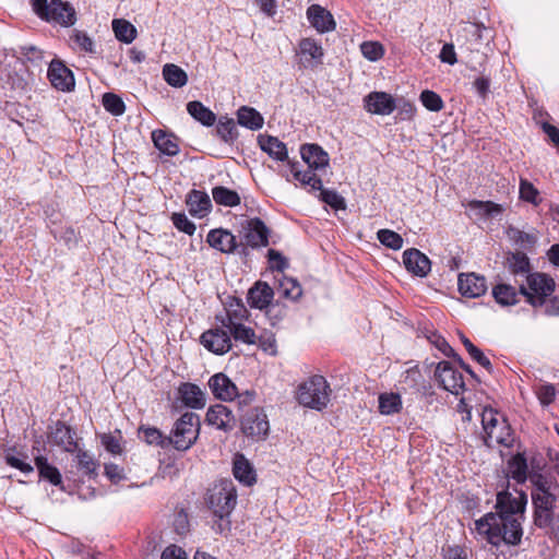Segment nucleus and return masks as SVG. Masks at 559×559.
Segmentation results:
<instances>
[{"mask_svg":"<svg viewBox=\"0 0 559 559\" xmlns=\"http://www.w3.org/2000/svg\"><path fill=\"white\" fill-rule=\"evenodd\" d=\"M112 29L118 40L130 44L136 37V28L127 20L116 19L112 21Z\"/></svg>","mask_w":559,"mask_h":559,"instance_id":"a19ab883","label":"nucleus"},{"mask_svg":"<svg viewBox=\"0 0 559 559\" xmlns=\"http://www.w3.org/2000/svg\"><path fill=\"white\" fill-rule=\"evenodd\" d=\"M519 198L534 206H538L543 201L538 189L526 178H520Z\"/></svg>","mask_w":559,"mask_h":559,"instance_id":"37998d69","label":"nucleus"},{"mask_svg":"<svg viewBox=\"0 0 559 559\" xmlns=\"http://www.w3.org/2000/svg\"><path fill=\"white\" fill-rule=\"evenodd\" d=\"M403 263L409 273L419 277H425L431 269V262L428 257L415 248L404 251Z\"/></svg>","mask_w":559,"mask_h":559,"instance_id":"2eb2a0df","label":"nucleus"},{"mask_svg":"<svg viewBox=\"0 0 559 559\" xmlns=\"http://www.w3.org/2000/svg\"><path fill=\"white\" fill-rule=\"evenodd\" d=\"M171 221H173V224L175 225V227L178 230L183 231V233H186L187 235H190V236L194 234L195 225L190 219H188L186 214H183V213H174L173 216H171Z\"/></svg>","mask_w":559,"mask_h":559,"instance_id":"4d7b16f0","label":"nucleus"},{"mask_svg":"<svg viewBox=\"0 0 559 559\" xmlns=\"http://www.w3.org/2000/svg\"><path fill=\"white\" fill-rule=\"evenodd\" d=\"M162 559H188L183 549L176 545H170L162 554Z\"/></svg>","mask_w":559,"mask_h":559,"instance_id":"774afa93","label":"nucleus"},{"mask_svg":"<svg viewBox=\"0 0 559 559\" xmlns=\"http://www.w3.org/2000/svg\"><path fill=\"white\" fill-rule=\"evenodd\" d=\"M140 438L148 445L166 449L170 445V439L156 427L141 425L139 428Z\"/></svg>","mask_w":559,"mask_h":559,"instance_id":"7c9ffc66","label":"nucleus"},{"mask_svg":"<svg viewBox=\"0 0 559 559\" xmlns=\"http://www.w3.org/2000/svg\"><path fill=\"white\" fill-rule=\"evenodd\" d=\"M216 133L225 143H234L238 138L235 120L228 117H221L216 126Z\"/></svg>","mask_w":559,"mask_h":559,"instance_id":"58836bf2","label":"nucleus"},{"mask_svg":"<svg viewBox=\"0 0 559 559\" xmlns=\"http://www.w3.org/2000/svg\"><path fill=\"white\" fill-rule=\"evenodd\" d=\"M78 464L86 474H93L96 469V463L91 454L82 451L78 448L76 450Z\"/></svg>","mask_w":559,"mask_h":559,"instance_id":"e2e57ef3","label":"nucleus"},{"mask_svg":"<svg viewBox=\"0 0 559 559\" xmlns=\"http://www.w3.org/2000/svg\"><path fill=\"white\" fill-rule=\"evenodd\" d=\"M178 396L185 406L189 408L201 409L206 404L205 393L194 383H181L178 388Z\"/></svg>","mask_w":559,"mask_h":559,"instance_id":"412c9836","label":"nucleus"},{"mask_svg":"<svg viewBox=\"0 0 559 559\" xmlns=\"http://www.w3.org/2000/svg\"><path fill=\"white\" fill-rule=\"evenodd\" d=\"M121 439L122 437L119 431L118 436H114L111 433H104L100 437L103 447L106 449V451L114 455H120L123 452Z\"/></svg>","mask_w":559,"mask_h":559,"instance_id":"5fc2aeb1","label":"nucleus"},{"mask_svg":"<svg viewBox=\"0 0 559 559\" xmlns=\"http://www.w3.org/2000/svg\"><path fill=\"white\" fill-rule=\"evenodd\" d=\"M4 460L8 465L13 468L21 471L24 474H29L33 472V466L29 463L24 462L22 459L15 456L11 453V450L7 451L4 454Z\"/></svg>","mask_w":559,"mask_h":559,"instance_id":"052dcab7","label":"nucleus"},{"mask_svg":"<svg viewBox=\"0 0 559 559\" xmlns=\"http://www.w3.org/2000/svg\"><path fill=\"white\" fill-rule=\"evenodd\" d=\"M35 465L41 478L48 480L53 486H59L62 484V476L59 469L56 466L49 464L45 456H36Z\"/></svg>","mask_w":559,"mask_h":559,"instance_id":"f704fd0d","label":"nucleus"},{"mask_svg":"<svg viewBox=\"0 0 559 559\" xmlns=\"http://www.w3.org/2000/svg\"><path fill=\"white\" fill-rule=\"evenodd\" d=\"M233 474L245 486H252L257 481L255 471L243 454H236L233 463Z\"/></svg>","mask_w":559,"mask_h":559,"instance_id":"cd10ccee","label":"nucleus"},{"mask_svg":"<svg viewBox=\"0 0 559 559\" xmlns=\"http://www.w3.org/2000/svg\"><path fill=\"white\" fill-rule=\"evenodd\" d=\"M206 242L223 253H233L237 249L236 237L229 230L223 228L210 230Z\"/></svg>","mask_w":559,"mask_h":559,"instance_id":"5701e85b","label":"nucleus"},{"mask_svg":"<svg viewBox=\"0 0 559 559\" xmlns=\"http://www.w3.org/2000/svg\"><path fill=\"white\" fill-rule=\"evenodd\" d=\"M267 258L272 270H276L283 274V271L288 267L287 259L274 249L267 251Z\"/></svg>","mask_w":559,"mask_h":559,"instance_id":"680f3d73","label":"nucleus"},{"mask_svg":"<svg viewBox=\"0 0 559 559\" xmlns=\"http://www.w3.org/2000/svg\"><path fill=\"white\" fill-rule=\"evenodd\" d=\"M187 110L197 121L203 126L211 127L216 121L215 114L201 102L193 100L187 104Z\"/></svg>","mask_w":559,"mask_h":559,"instance_id":"72a5a7b5","label":"nucleus"},{"mask_svg":"<svg viewBox=\"0 0 559 559\" xmlns=\"http://www.w3.org/2000/svg\"><path fill=\"white\" fill-rule=\"evenodd\" d=\"M103 106L111 115L120 116L124 112L126 106L122 99L114 93L103 95Z\"/></svg>","mask_w":559,"mask_h":559,"instance_id":"3c124183","label":"nucleus"},{"mask_svg":"<svg viewBox=\"0 0 559 559\" xmlns=\"http://www.w3.org/2000/svg\"><path fill=\"white\" fill-rule=\"evenodd\" d=\"M402 397L399 393H382L379 395V412L382 415H394L402 409Z\"/></svg>","mask_w":559,"mask_h":559,"instance_id":"c9c22d12","label":"nucleus"},{"mask_svg":"<svg viewBox=\"0 0 559 559\" xmlns=\"http://www.w3.org/2000/svg\"><path fill=\"white\" fill-rule=\"evenodd\" d=\"M205 421L219 430L229 431L234 427L235 417L227 406L215 404L207 409Z\"/></svg>","mask_w":559,"mask_h":559,"instance_id":"aec40b11","label":"nucleus"},{"mask_svg":"<svg viewBox=\"0 0 559 559\" xmlns=\"http://www.w3.org/2000/svg\"><path fill=\"white\" fill-rule=\"evenodd\" d=\"M277 281L278 290L283 297L296 300L301 296V286L295 278L281 274V277L277 278Z\"/></svg>","mask_w":559,"mask_h":559,"instance_id":"a18cd8bd","label":"nucleus"},{"mask_svg":"<svg viewBox=\"0 0 559 559\" xmlns=\"http://www.w3.org/2000/svg\"><path fill=\"white\" fill-rule=\"evenodd\" d=\"M186 203L192 216L204 217L212 210L211 199L204 191L191 190L187 195Z\"/></svg>","mask_w":559,"mask_h":559,"instance_id":"bb28decb","label":"nucleus"},{"mask_svg":"<svg viewBox=\"0 0 559 559\" xmlns=\"http://www.w3.org/2000/svg\"><path fill=\"white\" fill-rule=\"evenodd\" d=\"M509 474L516 483H524L527 478V462L522 453L515 454L508 462Z\"/></svg>","mask_w":559,"mask_h":559,"instance_id":"4c0bfd02","label":"nucleus"},{"mask_svg":"<svg viewBox=\"0 0 559 559\" xmlns=\"http://www.w3.org/2000/svg\"><path fill=\"white\" fill-rule=\"evenodd\" d=\"M516 289L509 284H498L492 289L496 301L502 306H511L518 302Z\"/></svg>","mask_w":559,"mask_h":559,"instance_id":"79ce46f5","label":"nucleus"},{"mask_svg":"<svg viewBox=\"0 0 559 559\" xmlns=\"http://www.w3.org/2000/svg\"><path fill=\"white\" fill-rule=\"evenodd\" d=\"M226 314L217 316L216 319L221 322L222 326L231 325L235 323L245 322L249 318V311L241 299L236 297H227L224 304Z\"/></svg>","mask_w":559,"mask_h":559,"instance_id":"4468645a","label":"nucleus"},{"mask_svg":"<svg viewBox=\"0 0 559 559\" xmlns=\"http://www.w3.org/2000/svg\"><path fill=\"white\" fill-rule=\"evenodd\" d=\"M302 160L312 169H323L329 165V155L318 144H304L300 147Z\"/></svg>","mask_w":559,"mask_h":559,"instance_id":"a878e982","label":"nucleus"},{"mask_svg":"<svg viewBox=\"0 0 559 559\" xmlns=\"http://www.w3.org/2000/svg\"><path fill=\"white\" fill-rule=\"evenodd\" d=\"M508 262L509 269L511 273L514 275L528 274L531 271L530 259L523 252L518 251L512 253L511 257L508 259Z\"/></svg>","mask_w":559,"mask_h":559,"instance_id":"49530a36","label":"nucleus"},{"mask_svg":"<svg viewBox=\"0 0 559 559\" xmlns=\"http://www.w3.org/2000/svg\"><path fill=\"white\" fill-rule=\"evenodd\" d=\"M258 142L260 148L273 159L280 162L287 159L288 153L286 144L280 141L276 136L261 134L258 138Z\"/></svg>","mask_w":559,"mask_h":559,"instance_id":"c85d7f7f","label":"nucleus"},{"mask_svg":"<svg viewBox=\"0 0 559 559\" xmlns=\"http://www.w3.org/2000/svg\"><path fill=\"white\" fill-rule=\"evenodd\" d=\"M461 341L472 359L483 366L488 372H492V365L484 353L463 334L461 335Z\"/></svg>","mask_w":559,"mask_h":559,"instance_id":"de8ad7c7","label":"nucleus"},{"mask_svg":"<svg viewBox=\"0 0 559 559\" xmlns=\"http://www.w3.org/2000/svg\"><path fill=\"white\" fill-rule=\"evenodd\" d=\"M496 508V513H487L475 522L477 533L484 535L488 543L495 546L501 542L509 545L519 544L523 534L520 518L524 504L511 498L509 493H499Z\"/></svg>","mask_w":559,"mask_h":559,"instance_id":"f257e3e1","label":"nucleus"},{"mask_svg":"<svg viewBox=\"0 0 559 559\" xmlns=\"http://www.w3.org/2000/svg\"><path fill=\"white\" fill-rule=\"evenodd\" d=\"M365 109L374 115L386 116L394 111V98L385 92H371L365 98Z\"/></svg>","mask_w":559,"mask_h":559,"instance_id":"ddd939ff","label":"nucleus"},{"mask_svg":"<svg viewBox=\"0 0 559 559\" xmlns=\"http://www.w3.org/2000/svg\"><path fill=\"white\" fill-rule=\"evenodd\" d=\"M481 425L484 429V442L487 447H513L515 439L511 425L498 411L491 407L485 408L481 414Z\"/></svg>","mask_w":559,"mask_h":559,"instance_id":"f03ea898","label":"nucleus"},{"mask_svg":"<svg viewBox=\"0 0 559 559\" xmlns=\"http://www.w3.org/2000/svg\"><path fill=\"white\" fill-rule=\"evenodd\" d=\"M320 200L336 211L346 209L345 199L335 190L321 188Z\"/></svg>","mask_w":559,"mask_h":559,"instance_id":"8fccbe9b","label":"nucleus"},{"mask_svg":"<svg viewBox=\"0 0 559 559\" xmlns=\"http://www.w3.org/2000/svg\"><path fill=\"white\" fill-rule=\"evenodd\" d=\"M435 377L439 384L452 394L459 395L465 390L463 374L450 361H440L437 365Z\"/></svg>","mask_w":559,"mask_h":559,"instance_id":"9d476101","label":"nucleus"},{"mask_svg":"<svg viewBox=\"0 0 559 559\" xmlns=\"http://www.w3.org/2000/svg\"><path fill=\"white\" fill-rule=\"evenodd\" d=\"M245 240L246 245L251 248L269 245V229L260 218H252L248 222Z\"/></svg>","mask_w":559,"mask_h":559,"instance_id":"4be33fe9","label":"nucleus"},{"mask_svg":"<svg viewBox=\"0 0 559 559\" xmlns=\"http://www.w3.org/2000/svg\"><path fill=\"white\" fill-rule=\"evenodd\" d=\"M307 17L310 24L320 33L335 28L333 15L319 4H312L308 8Z\"/></svg>","mask_w":559,"mask_h":559,"instance_id":"b1692460","label":"nucleus"},{"mask_svg":"<svg viewBox=\"0 0 559 559\" xmlns=\"http://www.w3.org/2000/svg\"><path fill=\"white\" fill-rule=\"evenodd\" d=\"M556 392L554 384L545 383L538 386L537 395L543 405H549L555 401Z\"/></svg>","mask_w":559,"mask_h":559,"instance_id":"0e129e2a","label":"nucleus"},{"mask_svg":"<svg viewBox=\"0 0 559 559\" xmlns=\"http://www.w3.org/2000/svg\"><path fill=\"white\" fill-rule=\"evenodd\" d=\"M288 164L294 179L299 181L302 186H308L311 190H320L322 188V180L314 173L316 169L308 167L307 170H299L297 163L288 162Z\"/></svg>","mask_w":559,"mask_h":559,"instance_id":"473e14b6","label":"nucleus"},{"mask_svg":"<svg viewBox=\"0 0 559 559\" xmlns=\"http://www.w3.org/2000/svg\"><path fill=\"white\" fill-rule=\"evenodd\" d=\"M420 102L428 110L435 111V112L440 111L444 106L443 100L440 97V95L437 94L436 92L429 91V90L421 92Z\"/></svg>","mask_w":559,"mask_h":559,"instance_id":"603ef678","label":"nucleus"},{"mask_svg":"<svg viewBox=\"0 0 559 559\" xmlns=\"http://www.w3.org/2000/svg\"><path fill=\"white\" fill-rule=\"evenodd\" d=\"M212 197L215 203L223 206L234 207L240 204L239 194L235 190L223 186L214 187L212 189Z\"/></svg>","mask_w":559,"mask_h":559,"instance_id":"e433bc0d","label":"nucleus"},{"mask_svg":"<svg viewBox=\"0 0 559 559\" xmlns=\"http://www.w3.org/2000/svg\"><path fill=\"white\" fill-rule=\"evenodd\" d=\"M274 292L270 285L258 282L249 289L247 300L251 308L263 310L272 302Z\"/></svg>","mask_w":559,"mask_h":559,"instance_id":"393cba45","label":"nucleus"},{"mask_svg":"<svg viewBox=\"0 0 559 559\" xmlns=\"http://www.w3.org/2000/svg\"><path fill=\"white\" fill-rule=\"evenodd\" d=\"M257 343L264 350L272 355L276 353V341L272 333H263L257 337Z\"/></svg>","mask_w":559,"mask_h":559,"instance_id":"69168bd1","label":"nucleus"},{"mask_svg":"<svg viewBox=\"0 0 559 559\" xmlns=\"http://www.w3.org/2000/svg\"><path fill=\"white\" fill-rule=\"evenodd\" d=\"M457 285L461 295L467 298H477L487 292L486 278L475 273L461 274Z\"/></svg>","mask_w":559,"mask_h":559,"instance_id":"a211bd4d","label":"nucleus"},{"mask_svg":"<svg viewBox=\"0 0 559 559\" xmlns=\"http://www.w3.org/2000/svg\"><path fill=\"white\" fill-rule=\"evenodd\" d=\"M34 12L47 22H55L62 26H71L76 21L74 8L62 0H32Z\"/></svg>","mask_w":559,"mask_h":559,"instance_id":"423d86ee","label":"nucleus"},{"mask_svg":"<svg viewBox=\"0 0 559 559\" xmlns=\"http://www.w3.org/2000/svg\"><path fill=\"white\" fill-rule=\"evenodd\" d=\"M164 80L173 87H182L188 82L187 73L174 63H167L163 68Z\"/></svg>","mask_w":559,"mask_h":559,"instance_id":"ea45409f","label":"nucleus"},{"mask_svg":"<svg viewBox=\"0 0 559 559\" xmlns=\"http://www.w3.org/2000/svg\"><path fill=\"white\" fill-rule=\"evenodd\" d=\"M378 240L392 250H399L403 247V238L400 234L391 229H380L377 233Z\"/></svg>","mask_w":559,"mask_h":559,"instance_id":"09e8293b","label":"nucleus"},{"mask_svg":"<svg viewBox=\"0 0 559 559\" xmlns=\"http://www.w3.org/2000/svg\"><path fill=\"white\" fill-rule=\"evenodd\" d=\"M534 522L538 527L556 525L554 522L552 509H535Z\"/></svg>","mask_w":559,"mask_h":559,"instance_id":"bf43d9fd","label":"nucleus"},{"mask_svg":"<svg viewBox=\"0 0 559 559\" xmlns=\"http://www.w3.org/2000/svg\"><path fill=\"white\" fill-rule=\"evenodd\" d=\"M237 503V490L230 479L214 484L207 492V506L219 520L228 519Z\"/></svg>","mask_w":559,"mask_h":559,"instance_id":"20e7f679","label":"nucleus"},{"mask_svg":"<svg viewBox=\"0 0 559 559\" xmlns=\"http://www.w3.org/2000/svg\"><path fill=\"white\" fill-rule=\"evenodd\" d=\"M241 430L249 438L265 439L270 430V424L263 408L255 407L247 412L241 420Z\"/></svg>","mask_w":559,"mask_h":559,"instance_id":"6e6552de","label":"nucleus"},{"mask_svg":"<svg viewBox=\"0 0 559 559\" xmlns=\"http://www.w3.org/2000/svg\"><path fill=\"white\" fill-rule=\"evenodd\" d=\"M509 237L521 246H534L536 243V236L525 233L515 227H510L508 230Z\"/></svg>","mask_w":559,"mask_h":559,"instance_id":"6e6d98bb","label":"nucleus"},{"mask_svg":"<svg viewBox=\"0 0 559 559\" xmlns=\"http://www.w3.org/2000/svg\"><path fill=\"white\" fill-rule=\"evenodd\" d=\"M362 56L370 61H378L384 55L383 46L378 41H364L360 45Z\"/></svg>","mask_w":559,"mask_h":559,"instance_id":"864d4df0","label":"nucleus"},{"mask_svg":"<svg viewBox=\"0 0 559 559\" xmlns=\"http://www.w3.org/2000/svg\"><path fill=\"white\" fill-rule=\"evenodd\" d=\"M47 78L58 91L71 92L75 87V80L73 72L58 59H53L48 67Z\"/></svg>","mask_w":559,"mask_h":559,"instance_id":"9b49d317","label":"nucleus"},{"mask_svg":"<svg viewBox=\"0 0 559 559\" xmlns=\"http://www.w3.org/2000/svg\"><path fill=\"white\" fill-rule=\"evenodd\" d=\"M300 66L302 68H314L322 63L323 48L312 38H302L299 41Z\"/></svg>","mask_w":559,"mask_h":559,"instance_id":"dca6fc26","label":"nucleus"},{"mask_svg":"<svg viewBox=\"0 0 559 559\" xmlns=\"http://www.w3.org/2000/svg\"><path fill=\"white\" fill-rule=\"evenodd\" d=\"M527 286H520V294L526 297V301L533 307H542L546 298L555 292V281L545 273L527 275Z\"/></svg>","mask_w":559,"mask_h":559,"instance_id":"0eeeda50","label":"nucleus"},{"mask_svg":"<svg viewBox=\"0 0 559 559\" xmlns=\"http://www.w3.org/2000/svg\"><path fill=\"white\" fill-rule=\"evenodd\" d=\"M469 206L472 209H478L484 211L487 215H493L502 212V207L499 204H496L493 202L487 201H472L469 203Z\"/></svg>","mask_w":559,"mask_h":559,"instance_id":"338daca9","label":"nucleus"},{"mask_svg":"<svg viewBox=\"0 0 559 559\" xmlns=\"http://www.w3.org/2000/svg\"><path fill=\"white\" fill-rule=\"evenodd\" d=\"M237 121L250 130H259L262 128L264 119L254 108L242 106L237 110Z\"/></svg>","mask_w":559,"mask_h":559,"instance_id":"2f4dec72","label":"nucleus"},{"mask_svg":"<svg viewBox=\"0 0 559 559\" xmlns=\"http://www.w3.org/2000/svg\"><path fill=\"white\" fill-rule=\"evenodd\" d=\"M53 444L61 447L66 452L74 453L78 450L76 432L62 421H57L50 435Z\"/></svg>","mask_w":559,"mask_h":559,"instance_id":"6ab92c4d","label":"nucleus"},{"mask_svg":"<svg viewBox=\"0 0 559 559\" xmlns=\"http://www.w3.org/2000/svg\"><path fill=\"white\" fill-rule=\"evenodd\" d=\"M225 328L228 330L229 335H231L235 341H240L249 345L257 343V335L254 330L246 326L245 322L235 323Z\"/></svg>","mask_w":559,"mask_h":559,"instance_id":"c03bdc74","label":"nucleus"},{"mask_svg":"<svg viewBox=\"0 0 559 559\" xmlns=\"http://www.w3.org/2000/svg\"><path fill=\"white\" fill-rule=\"evenodd\" d=\"M200 341L207 350L216 355H223L231 348L230 335L223 326L203 332Z\"/></svg>","mask_w":559,"mask_h":559,"instance_id":"f8f14e48","label":"nucleus"},{"mask_svg":"<svg viewBox=\"0 0 559 559\" xmlns=\"http://www.w3.org/2000/svg\"><path fill=\"white\" fill-rule=\"evenodd\" d=\"M331 388L324 377L314 374L299 384L297 391V401L300 405L323 411L330 402Z\"/></svg>","mask_w":559,"mask_h":559,"instance_id":"7ed1b4c3","label":"nucleus"},{"mask_svg":"<svg viewBox=\"0 0 559 559\" xmlns=\"http://www.w3.org/2000/svg\"><path fill=\"white\" fill-rule=\"evenodd\" d=\"M213 395L221 401H233L238 395L236 384L224 373H215L209 380Z\"/></svg>","mask_w":559,"mask_h":559,"instance_id":"f3484780","label":"nucleus"},{"mask_svg":"<svg viewBox=\"0 0 559 559\" xmlns=\"http://www.w3.org/2000/svg\"><path fill=\"white\" fill-rule=\"evenodd\" d=\"M534 485L532 490V499L535 509H554L557 484L544 477L543 475H534L531 477Z\"/></svg>","mask_w":559,"mask_h":559,"instance_id":"1a4fd4ad","label":"nucleus"},{"mask_svg":"<svg viewBox=\"0 0 559 559\" xmlns=\"http://www.w3.org/2000/svg\"><path fill=\"white\" fill-rule=\"evenodd\" d=\"M71 40L84 52H94V43L92 38L84 32L75 31L71 36Z\"/></svg>","mask_w":559,"mask_h":559,"instance_id":"13d9d810","label":"nucleus"},{"mask_svg":"<svg viewBox=\"0 0 559 559\" xmlns=\"http://www.w3.org/2000/svg\"><path fill=\"white\" fill-rule=\"evenodd\" d=\"M200 417L191 412L185 413L176 420L170 436V445L178 451L189 450L198 440L200 435Z\"/></svg>","mask_w":559,"mask_h":559,"instance_id":"39448f33","label":"nucleus"},{"mask_svg":"<svg viewBox=\"0 0 559 559\" xmlns=\"http://www.w3.org/2000/svg\"><path fill=\"white\" fill-rule=\"evenodd\" d=\"M152 141L155 147L167 156H176L179 153V145L176 139L163 130L152 132Z\"/></svg>","mask_w":559,"mask_h":559,"instance_id":"c756f323","label":"nucleus"}]
</instances>
